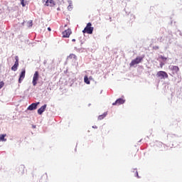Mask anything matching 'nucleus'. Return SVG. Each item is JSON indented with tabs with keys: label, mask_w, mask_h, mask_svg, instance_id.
Returning <instances> with one entry per match:
<instances>
[{
	"label": "nucleus",
	"mask_w": 182,
	"mask_h": 182,
	"mask_svg": "<svg viewBox=\"0 0 182 182\" xmlns=\"http://www.w3.org/2000/svg\"><path fill=\"white\" fill-rule=\"evenodd\" d=\"M93 29L94 28L92 27V23H88L82 31V33H88V35H92V33H93Z\"/></svg>",
	"instance_id": "1"
},
{
	"label": "nucleus",
	"mask_w": 182,
	"mask_h": 182,
	"mask_svg": "<svg viewBox=\"0 0 182 182\" xmlns=\"http://www.w3.org/2000/svg\"><path fill=\"white\" fill-rule=\"evenodd\" d=\"M144 57H136L134 60H132V62L129 63V66L132 68L135 65H139V63H141L143 61Z\"/></svg>",
	"instance_id": "2"
},
{
	"label": "nucleus",
	"mask_w": 182,
	"mask_h": 182,
	"mask_svg": "<svg viewBox=\"0 0 182 182\" xmlns=\"http://www.w3.org/2000/svg\"><path fill=\"white\" fill-rule=\"evenodd\" d=\"M38 80H39V72L36 71L33 77V81H32L33 86H36V85H38Z\"/></svg>",
	"instance_id": "3"
},
{
	"label": "nucleus",
	"mask_w": 182,
	"mask_h": 182,
	"mask_svg": "<svg viewBox=\"0 0 182 182\" xmlns=\"http://www.w3.org/2000/svg\"><path fill=\"white\" fill-rule=\"evenodd\" d=\"M15 60V63L11 67V70H13L14 72H16L18 70V68L19 67V58L18 56H16Z\"/></svg>",
	"instance_id": "4"
},
{
	"label": "nucleus",
	"mask_w": 182,
	"mask_h": 182,
	"mask_svg": "<svg viewBox=\"0 0 182 182\" xmlns=\"http://www.w3.org/2000/svg\"><path fill=\"white\" fill-rule=\"evenodd\" d=\"M156 76L158 77H161V79H168V74L166 73V71H159L156 73Z\"/></svg>",
	"instance_id": "5"
},
{
	"label": "nucleus",
	"mask_w": 182,
	"mask_h": 182,
	"mask_svg": "<svg viewBox=\"0 0 182 182\" xmlns=\"http://www.w3.org/2000/svg\"><path fill=\"white\" fill-rule=\"evenodd\" d=\"M43 4L46 6H55V1L53 0H43Z\"/></svg>",
	"instance_id": "6"
},
{
	"label": "nucleus",
	"mask_w": 182,
	"mask_h": 182,
	"mask_svg": "<svg viewBox=\"0 0 182 182\" xmlns=\"http://www.w3.org/2000/svg\"><path fill=\"white\" fill-rule=\"evenodd\" d=\"M126 100L122 98L117 99L114 103H112V106H120V105H124Z\"/></svg>",
	"instance_id": "7"
},
{
	"label": "nucleus",
	"mask_w": 182,
	"mask_h": 182,
	"mask_svg": "<svg viewBox=\"0 0 182 182\" xmlns=\"http://www.w3.org/2000/svg\"><path fill=\"white\" fill-rule=\"evenodd\" d=\"M26 73V71L25 69H22L21 73H20L19 78H18V82L22 83V80L25 79V75Z\"/></svg>",
	"instance_id": "8"
},
{
	"label": "nucleus",
	"mask_w": 182,
	"mask_h": 182,
	"mask_svg": "<svg viewBox=\"0 0 182 182\" xmlns=\"http://www.w3.org/2000/svg\"><path fill=\"white\" fill-rule=\"evenodd\" d=\"M38 105H39V102L32 103L27 109L28 110H36L38 109Z\"/></svg>",
	"instance_id": "9"
},
{
	"label": "nucleus",
	"mask_w": 182,
	"mask_h": 182,
	"mask_svg": "<svg viewBox=\"0 0 182 182\" xmlns=\"http://www.w3.org/2000/svg\"><path fill=\"white\" fill-rule=\"evenodd\" d=\"M72 33V31L70 29H67L63 32V38H69Z\"/></svg>",
	"instance_id": "10"
},
{
	"label": "nucleus",
	"mask_w": 182,
	"mask_h": 182,
	"mask_svg": "<svg viewBox=\"0 0 182 182\" xmlns=\"http://www.w3.org/2000/svg\"><path fill=\"white\" fill-rule=\"evenodd\" d=\"M68 59L69 60H77V56L73 53H71L69 55V56H68Z\"/></svg>",
	"instance_id": "11"
},
{
	"label": "nucleus",
	"mask_w": 182,
	"mask_h": 182,
	"mask_svg": "<svg viewBox=\"0 0 182 182\" xmlns=\"http://www.w3.org/2000/svg\"><path fill=\"white\" fill-rule=\"evenodd\" d=\"M46 106H47L46 105H44L42 107H41V108L38 109V114H42V113H43V112L46 110Z\"/></svg>",
	"instance_id": "12"
},
{
	"label": "nucleus",
	"mask_w": 182,
	"mask_h": 182,
	"mask_svg": "<svg viewBox=\"0 0 182 182\" xmlns=\"http://www.w3.org/2000/svg\"><path fill=\"white\" fill-rule=\"evenodd\" d=\"M171 70H173V72H174L175 73H178L180 68H178V66L173 65L171 68Z\"/></svg>",
	"instance_id": "13"
},
{
	"label": "nucleus",
	"mask_w": 182,
	"mask_h": 182,
	"mask_svg": "<svg viewBox=\"0 0 182 182\" xmlns=\"http://www.w3.org/2000/svg\"><path fill=\"white\" fill-rule=\"evenodd\" d=\"M18 173H21V174H23L25 173V166H20L18 167Z\"/></svg>",
	"instance_id": "14"
},
{
	"label": "nucleus",
	"mask_w": 182,
	"mask_h": 182,
	"mask_svg": "<svg viewBox=\"0 0 182 182\" xmlns=\"http://www.w3.org/2000/svg\"><path fill=\"white\" fill-rule=\"evenodd\" d=\"M5 137H6V134H0V141H6V139H5Z\"/></svg>",
	"instance_id": "15"
},
{
	"label": "nucleus",
	"mask_w": 182,
	"mask_h": 182,
	"mask_svg": "<svg viewBox=\"0 0 182 182\" xmlns=\"http://www.w3.org/2000/svg\"><path fill=\"white\" fill-rule=\"evenodd\" d=\"M106 116H107V113L105 112L103 114H101L98 117V120H103Z\"/></svg>",
	"instance_id": "16"
},
{
	"label": "nucleus",
	"mask_w": 182,
	"mask_h": 182,
	"mask_svg": "<svg viewBox=\"0 0 182 182\" xmlns=\"http://www.w3.org/2000/svg\"><path fill=\"white\" fill-rule=\"evenodd\" d=\"M84 81H85V83H86L87 85H90V81L89 80V78L87 77V76H85Z\"/></svg>",
	"instance_id": "17"
},
{
	"label": "nucleus",
	"mask_w": 182,
	"mask_h": 182,
	"mask_svg": "<svg viewBox=\"0 0 182 182\" xmlns=\"http://www.w3.org/2000/svg\"><path fill=\"white\" fill-rule=\"evenodd\" d=\"M5 85V83L3 81L0 82V89H2L3 86Z\"/></svg>",
	"instance_id": "18"
},
{
	"label": "nucleus",
	"mask_w": 182,
	"mask_h": 182,
	"mask_svg": "<svg viewBox=\"0 0 182 182\" xmlns=\"http://www.w3.org/2000/svg\"><path fill=\"white\" fill-rule=\"evenodd\" d=\"M29 26H32L33 25L32 20L28 22Z\"/></svg>",
	"instance_id": "19"
},
{
	"label": "nucleus",
	"mask_w": 182,
	"mask_h": 182,
	"mask_svg": "<svg viewBox=\"0 0 182 182\" xmlns=\"http://www.w3.org/2000/svg\"><path fill=\"white\" fill-rule=\"evenodd\" d=\"M21 1V4L22 5V6H25V1L24 0H20Z\"/></svg>",
	"instance_id": "20"
},
{
	"label": "nucleus",
	"mask_w": 182,
	"mask_h": 182,
	"mask_svg": "<svg viewBox=\"0 0 182 182\" xmlns=\"http://www.w3.org/2000/svg\"><path fill=\"white\" fill-rule=\"evenodd\" d=\"M161 59H162V60H167V58H166L163 55H161Z\"/></svg>",
	"instance_id": "21"
},
{
	"label": "nucleus",
	"mask_w": 182,
	"mask_h": 182,
	"mask_svg": "<svg viewBox=\"0 0 182 182\" xmlns=\"http://www.w3.org/2000/svg\"><path fill=\"white\" fill-rule=\"evenodd\" d=\"M68 11H71L72 10V6L69 5L68 6Z\"/></svg>",
	"instance_id": "22"
},
{
	"label": "nucleus",
	"mask_w": 182,
	"mask_h": 182,
	"mask_svg": "<svg viewBox=\"0 0 182 182\" xmlns=\"http://www.w3.org/2000/svg\"><path fill=\"white\" fill-rule=\"evenodd\" d=\"M153 49H154L155 50H157V49H159V46H154Z\"/></svg>",
	"instance_id": "23"
},
{
	"label": "nucleus",
	"mask_w": 182,
	"mask_h": 182,
	"mask_svg": "<svg viewBox=\"0 0 182 182\" xmlns=\"http://www.w3.org/2000/svg\"><path fill=\"white\" fill-rule=\"evenodd\" d=\"M92 129H97V126H92Z\"/></svg>",
	"instance_id": "24"
},
{
	"label": "nucleus",
	"mask_w": 182,
	"mask_h": 182,
	"mask_svg": "<svg viewBox=\"0 0 182 182\" xmlns=\"http://www.w3.org/2000/svg\"><path fill=\"white\" fill-rule=\"evenodd\" d=\"M48 31H51L50 27L48 28Z\"/></svg>",
	"instance_id": "25"
},
{
	"label": "nucleus",
	"mask_w": 182,
	"mask_h": 182,
	"mask_svg": "<svg viewBox=\"0 0 182 182\" xmlns=\"http://www.w3.org/2000/svg\"><path fill=\"white\" fill-rule=\"evenodd\" d=\"M72 41L73 42H76V40L75 39H73Z\"/></svg>",
	"instance_id": "26"
},
{
	"label": "nucleus",
	"mask_w": 182,
	"mask_h": 182,
	"mask_svg": "<svg viewBox=\"0 0 182 182\" xmlns=\"http://www.w3.org/2000/svg\"><path fill=\"white\" fill-rule=\"evenodd\" d=\"M163 63H161V65H160V66H161V68H163Z\"/></svg>",
	"instance_id": "27"
}]
</instances>
